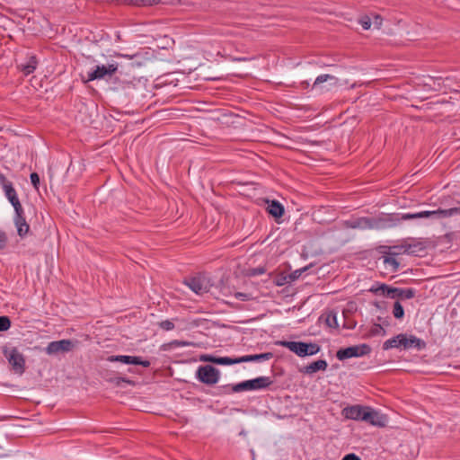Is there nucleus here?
Segmentation results:
<instances>
[{
    "mask_svg": "<svg viewBox=\"0 0 460 460\" xmlns=\"http://www.w3.org/2000/svg\"><path fill=\"white\" fill-rule=\"evenodd\" d=\"M273 384L270 376H259L253 379L245 380L235 385H226L218 387L217 395H226L232 393H241L244 391H254L268 388Z\"/></svg>",
    "mask_w": 460,
    "mask_h": 460,
    "instance_id": "1",
    "label": "nucleus"
},
{
    "mask_svg": "<svg viewBox=\"0 0 460 460\" xmlns=\"http://www.w3.org/2000/svg\"><path fill=\"white\" fill-rule=\"evenodd\" d=\"M427 344L426 342L414 336V335H408L406 333H399L393 338L385 341L383 343L382 349L384 350H388L390 349H402L404 350L415 348L418 350L424 349L426 348Z\"/></svg>",
    "mask_w": 460,
    "mask_h": 460,
    "instance_id": "2",
    "label": "nucleus"
},
{
    "mask_svg": "<svg viewBox=\"0 0 460 460\" xmlns=\"http://www.w3.org/2000/svg\"><path fill=\"white\" fill-rule=\"evenodd\" d=\"M278 345L288 349L298 357H306L316 354V343H306L303 341H280Z\"/></svg>",
    "mask_w": 460,
    "mask_h": 460,
    "instance_id": "3",
    "label": "nucleus"
},
{
    "mask_svg": "<svg viewBox=\"0 0 460 460\" xmlns=\"http://www.w3.org/2000/svg\"><path fill=\"white\" fill-rule=\"evenodd\" d=\"M195 376L200 383L212 386L219 381L220 371L212 365H202L197 368Z\"/></svg>",
    "mask_w": 460,
    "mask_h": 460,
    "instance_id": "4",
    "label": "nucleus"
},
{
    "mask_svg": "<svg viewBox=\"0 0 460 460\" xmlns=\"http://www.w3.org/2000/svg\"><path fill=\"white\" fill-rule=\"evenodd\" d=\"M371 352V347L367 343L341 348L336 352V358L341 360H346L351 358H358L368 355Z\"/></svg>",
    "mask_w": 460,
    "mask_h": 460,
    "instance_id": "5",
    "label": "nucleus"
},
{
    "mask_svg": "<svg viewBox=\"0 0 460 460\" xmlns=\"http://www.w3.org/2000/svg\"><path fill=\"white\" fill-rule=\"evenodd\" d=\"M3 353L16 373L23 374L25 372V358L17 348L14 347L11 349L4 348Z\"/></svg>",
    "mask_w": 460,
    "mask_h": 460,
    "instance_id": "6",
    "label": "nucleus"
},
{
    "mask_svg": "<svg viewBox=\"0 0 460 460\" xmlns=\"http://www.w3.org/2000/svg\"><path fill=\"white\" fill-rule=\"evenodd\" d=\"M118 68L119 65L117 63L109 64L108 66H96L93 70L88 73L87 82L111 76L117 72Z\"/></svg>",
    "mask_w": 460,
    "mask_h": 460,
    "instance_id": "7",
    "label": "nucleus"
},
{
    "mask_svg": "<svg viewBox=\"0 0 460 460\" xmlns=\"http://www.w3.org/2000/svg\"><path fill=\"white\" fill-rule=\"evenodd\" d=\"M74 347L75 341L68 339H63L49 342L46 347L45 351L48 355H58L59 353L71 351Z\"/></svg>",
    "mask_w": 460,
    "mask_h": 460,
    "instance_id": "8",
    "label": "nucleus"
},
{
    "mask_svg": "<svg viewBox=\"0 0 460 460\" xmlns=\"http://www.w3.org/2000/svg\"><path fill=\"white\" fill-rule=\"evenodd\" d=\"M367 409L368 406L360 404L350 405L343 408L341 414L349 420L366 421Z\"/></svg>",
    "mask_w": 460,
    "mask_h": 460,
    "instance_id": "9",
    "label": "nucleus"
},
{
    "mask_svg": "<svg viewBox=\"0 0 460 460\" xmlns=\"http://www.w3.org/2000/svg\"><path fill=\"white\" fill-rule=\"evenodd\" d=\"M109 362H120L126 365H136L142 366L144 367H150V361L147 359H143L138 356H129V355H112L107 358Z\"/></svg>",
    "mask_w": 460,
    "mask_h": 460,
    "instance_id": "10",
    "label": "nucleus"
},
{
    "mask_svg": "<svg viewBox=\"0 0 460 460\" xmlns=\"http://www.w3.org/2000/svg\"><path fill=\"white\" fill-rule=\"evenodd\" d=\"M401 214L399 213H390V214H382L379 217H373L374 219V228H386L395 226L399 223H401Z\"/></svg>",
    "mask_w": 460,
    "mask_h": 460,
    "instance_id": "11",
    "label": "nucleus"
},
{
    "mask_svg": "<svg viewBox=\"0 0 460 460\" xmlns=\"http://www.w3.org/2000/svg\"><path fill=\"white\" fill-rule=\"evenodd\" d=\"M336 148V139L331 137L327 139H318V160H330L329 155L334 153Z\"/></svg>",
    "mask_w": 460,
    "mask_h": 460,
    "instance_id": "12",
    "label": "nucleus"
},
{
    "mask_svg": "<svg viewBox=\"0 0 460 460\" xmlns=\"http://www.w3.org/2000/svg\"><path fill=\"white\" fill-rule=\"evenodd\" d=\"M338 78L336 74H329L326 72H318V92L324 93L338 85Z\"/></svg>",
    "mask_w": 460,
    "mask_h": 460,
    "instance_id": "13",
    "label": "nucleus"
},
{
    "mask_svg": "<svg viewBox=\"0 0 460 460\" xmlns=\"http://www.w3.org/2000/svg\"><path fill=\"white\" fill-rule=\"evenodd\" d=\"M184 284L188 286L194 293L199 295L208 291V281L206 278L200 275L185 279Z\"/></svg>",
    "mask_w": 460,
    "mask_h": 460,
    "instance_id": "14",
    "label": "nucleus"
},
{
    "mask_svg": "<svg viewBox=\"0 0 460 460\" xmlns=\"http://www.w3.org/2000/svg\"><path fill=\"white\" fill-rule=\"evenodd\" d=\"M367 415H368V417L367 416L365 422L379 428H384L386 426L388 420L385 414H382L372 407L368 406Z\"/></svg>",
    "mask_w": 460,
    "mask_h": 460,
    "instance_id": "15",
    "label": "nucleus"
},
{
    "mask_svg": "<svg viewBox=\"0 0 460 460\" xmlns=\"http://www.w3.org/2000/svg\"><path fill=\"white\" fill-rule=\"evenodd\" d=\"M382 248L385 249H403L404 253H408L411 255L418 256L420 252H424L426 249V246L424 245L423 242H416L412 243H407V242H404L401 245H394V246H382Z\"/></svg>",
    "mask_w": 460,
    "mask_h": 460,
    "instance_id": "16",
    "label": "nucleus"
},
{
    "mask_svg": "<svg viewBox=\"0 0 460 460\" xmlns=\"http://www.w3.org/2000/svg\"><path fill=\"white\" fill-rule=\"evenodd\" d=\"M107 2L119 5H128L135 7H149L157 5L159 4H164V2L162 0H107Z\"/></svg>",
    "mask_w": 460,
    "mask_h": 460,
    "instance_id": "17",
    "label": "nucleus"
},
{
    "mask_svg": "<svg viewBox=\"0 0 460 460\" xmlns=\"http://www.w3.org/2000/svg\"><path fill=\"white\" fill-rule=\"evenodd\" d=\"M345 226L352 229H374L373 217H357L345 221Z\"/></svg>",
    "mask_w": 460,
    "mask_h": 460,
    "instance_id": "18",
    "label": "nucleus"
},
{
    "mask_svg": "<svg viewBox=\"0 0 460 460\" xmlns=\"http://www.w3.org/2000/svg\"><path fill=\"white\" fill-rule=\"evenodd\" d=\"M267 208L266 211L274 217L275 221L279 223V219L285 213L284 206L276 199H266Z\"/></svg>",
    "mask_w": 460,
    "mask_h": 460,
    "instance_id": "19",
    "label": "nucleus"
},
{
    "mask_svg": "<svg viewBox=\"0 0 460 460\" xmlns=\"http://www.w3.org/2000/svg\"><path fill=\"white\" fill-rule=\"evenodd\" d=\"M38 64L37 57L35 55H30L25 63L20 64L18 67L24 75H29L36 70Z\"/></svg>",
    "mask_w": 460,
    "mask_h": 460,
    "instance_id": "20",
    "label": "nucleus"
},
{
    "mask_svg": "<svg viewBox=\"0 0 460 460\" xmlns=\"http://www.w3.org/2000/svg\"><path fill=\"white\" fill-rule=\"evenodd\" d=\"M273 358L272 352H265L261 354L244 355L238 357L239 363L253 362V361H264L270 360Z\"/></svg>",
    "mask_w": 460,
    "mask_h": 460,
    "instance_id": "21",
    "label": "nucleus"
},
{
    "mask_svg": "<svg viewBox=\"0 0 460 460\" xmlns=\"http://www.w3.org/2000/svg\"><path fill=\"white\" fill-rule=\"evenodd\" d=\"M14 225L17 228V234L23 238L30 231V225L27 223L25 217H19L13 219Z\"/></svg>",
    "mask_w": 460,
    "mask_h": 460,
    "instance_id": "22",
    "label": "nucleus"
},
{
    "mask_svg": "<svg viewBox=\"0 0 460 460\" xmlns=\"http://www.w3.org/2000/svg\"><path fill=\"white\" fill-rule=\"evenodd\" d=\"M399 254L400 252H389L387 255L384 256V263L392 266L393 272H396L400 268V262L394 258Z\"/></svg>",
    "mask_w": 460,
    "mask_h": 460,
    "instance_id": "23",
    "label": "nucleus"
},
{
    "mask_svg": "<svg viewBox=\"0 0 460 460\" xmlns=\"http://www.w3.org/2000/svg\"><path fill=\"white\" fill-rule=\"evenodd\" d=\"M322 321H324L326 326L330 328H338L339 326L336 314L332 311H330L325 316L324 314H322L318 317V323H321Z\"/></svg>",
    "mask_w": 460,
    "mask_h": 460,
    "instance_id": "24",
    "label": "nucleus"
},
{
    "mask_svg": "<svg viewBox=\"0 0 460 460\" xmlns=\"http://www.w3.org/2000/svg\"><path fill=\"white\" fill-rule=\"evenodd\" d=\"M379 289H381V295L388 298L397 297L398 288L389 286L385 283L379 284Z\"/></svg>",
    "mask_w": 460,
    "mask_h": 460,
    "instance_id": "25",
    "label": "nucleus"
},
{
    "mask_svg": "<svg viewBox=\"0 0 460 460\" xmlns=\"http://www.w3.org/2000/svg\"><path fill=\"white\" fill-rule=\"evenodd\" d=\"M431 217L429 211H420L417 213H406L401 215V222L403 220L418 219V218H429Z\"/></svg>",
    "mask_w": 460,
    "mask_h": 460,
    "instance_id": "26",
    "label": "nucleus"
},
{
    "mask_svg": "<svg viewBox=\"0 0 460 460\" xmlns=\"http://www.w3.org/2000/svg\"><path fill=\"white\" fill-rule=\"evenodd\" d=\"M214 364L221 366H231L234 364H239V360L238 358L216 356Z\"/></svg>",
    "mask_w": 460,
    "mask_h": 460,
    "instance_id": "27",
    "label": "nucleus"
},
{
    "mask_svg": "<svg viewBox=\"0 0 460 460\" xmlns=\"http://www.w3.org/2000/svg\"><path fill=\"white\" fill-rule=\"evenodd\" d=\"M416 291L413 288H400L397 289V299H411L415 296Z\"/></svg>",
    "mask_w": 460,
    "mask_h": 460,
    "instance_id": "28",
    "label": "nucleus"
},
{
    "mask_svg": "<svg viewBox=\"0 0 460 460\" xmlns=\"http://www.w3.org/2000/svg\"><path fill=\"white\" fill-rule=\"evenodd\" d=\"M3 190L4 192L6 199H8V201L11 204L20 200L18 198L17 192H16L15 189L13 188V185H8Z\"/></svg>",
    "mask_w": 460,
    "mask_h": 460,
    "instance_id": "29",
    "label": "nucleus"
},
{
    "mask_svg": "<svg viewBox=\"0 0 460 460\" xmlns=\"http://www.w3.org/2000/svg\"><path fill=\"white\" fill-rule=\"evenodd\" d=\"M405 312L402 305L397 300L393 305V315L397 320H402L404 317Z\"/></svg>",
    "mask_w": 460,
    "mask_h": 460,
    "instance_id": "30",
    "label": "nucleus"
},
{
    "mask_svg": "<svg viewBox=\"0 0 460 460\" xmlns=\"http://www.w3.org/2000/svg\"><path fill=\"white\" fill-rule=\"evenodd\" d=\"M431 213V217H436L438 219L449 217L453 216L452 208L448 209L438 208V210L429 211Z\"/></svg>",
    "mask_w": 460,
    "mask_h": 460,
    "instance_id": "31",
    "label": "nucleus"
},
{
    "mask_svg": "<svg viewBox=\"0 0 460 460\" xmlns=\"http://www.w3.org/2000/svg\"><path fill=\"white\" fill-rule=\"evenodd\" d=\"M385 333H386V332L381 324L374 323V325L369 330L367 337L369 338V337H375L377 335H385Z\"/></svg>",
    "mask_w": 460,
    "mask_h": 460,
    "instance_id": "32",
    "label": "nucleus"
},
{
    "mask_svg": "<svg viewBox=\"0 0 460 460\" xmlns=\"http://www.w3.org/2000/svg\"><path fill=\"white\" fill-rule=\"evenodd\" d=\"M12 326V322L9 316H0V332L8 331Z\"/></svg>",
    "mask_w": 460,
    "mask_h": 460,
    "instance_id": "33",
    "label": "nucleus"
},
{
    "mask_svg": "<svg viewBox=\"0 0 460 460\" xmlns=\"http://www.w3.org/2000/svg\"><path fill=\"white\" fill-rule=\"evenodd\" d=\"M14 208V217L13 219H17L19 217H25L23 208L20 202V200L12 204Z\"/></svg>",
    "mask_w": 460,
    "mask_h": 460,
    "instance_id": "34",
    "label": "nucleus"
},
{
    "mask_svg": "<svg viewBox=\"0 0 460 460\" xmlns=\"http://www.w3.org/2000/svg\"><path fill=\"white\" fill-rule=\"evenodd\" d=\"M266 272V268L263 266L250 268L246 270L247 277H255L258 275H262Z\"/></svg>",
    "mask_w": 460,
    "mask_h": 460,
    "instance_id": "35",
    "label": "nucleus"
},
{
    "mask_svg": "<svg viewBox=\"0 0 460 460\" xmlns=\"http://www.w3.org/2000/svg\"><path fill=\"white\" fill-rule=\"evenodd\" d=\"M328 137L336 138L334 133L329 132V128L323 127V128H318V139H327Z\"/></svg>",
    "mask_w": 460,
    "mask_h": 460,
    "instance_id": "36",
    "label": "nucleus"
},
{
    "mask_svg": "<svg viewBox=\"0 0 460 460\" xmlns=\"http://www.w3.org/2000/svg\"><path fill=\"white\" fill-rule=\"evenodd\" d=\"M330 58L323 55L318 52V66L325 67V66H334V64L330 62Z\"/></svg>",
    "mask_w": 460,
    "mask_h": 460,
    "instance_id": "37",
    "label": "nucleus"
},
{
    "mask_svg": "<svg viewBox=\"0 0 460 460\" xmlns=\"http://www.w3.org/2000/svg\"><path fill=\"white\" fill-rule=\"evenodd\" d=\"M274 284L278 287L284 286L286 284H290V280L288 278V274H279L278 275L274 280Z\"/></svg>",
    "mask_w": 460,
    "mask_h": 460,
    "instance_id": "38",
    "label": "nucleus"
},
{
    "mask_svg": "<svg viewBox=\"0 0 460 460\" xmlns=\"http://www.w3.org/2000/svg\"><path fill=\"white\" fill-rule=\"evenodd\" d=\"M358 23L362 26L363 30H369L372 24L371 18L367 14L361 15L358 18Z\"/></svg>",
    "mask_w": 460,
    "mask_h": 460,
    "instance_id": "39",
    "label": "nucleus"
},
{
    "mask_svg": "<svg viewBox=\"0 0 460 460\" xmlns=\"http://www.w3.org/2000/svg\"><path fill=\"white\" fill-rule=\"evenodd\" d=\"M434 78L435 76H427L424 78L423 80V84L424 86H427L429 87V89L433 90V91H440V85H434Z\"/></svg>",
    "mask_w": 460,
    "mask_h": 460,
    "instance_id": "40",
    "label": "nucleus"
},
{
    "mask_svg": "<svg viewBox=\"0 0 460 460\" xmlns=\"http://www.w3.org/2000/svg\"><path fill=\"white\" fill-rule=\"evenodd\" d=\"M157 325L164 331H172L174 329L175 325L172 320H164L157 323Z\"/></svg>",
    "mask_w": 460,
    "mask_h": 460,
    "instance_id": "41",
    "label": "nucleus"
},
{
    "mask_svg": "<svg viewBox=\"0 0 460 460\" xmlns=\"http://www.w3.org/2000/svg\"><path fill=\"white\" fill-rule=\"evenodd\" d=\"M300 372H302L304 374L316 373V360L311 362L307 366H305V367H301L300 368Z\"/></svg>",
    "mask_w": 460,
    "mask_h": 460,
    "instance_id": "42",
    "label": "nucleus"
},
{
    "mask_svg": "<svg viewBox=\"0 0 460 460\" xmlns=\"http://www.w3.org/2000/svg\"><path fill=\"white\" fill-rule=\"evenodd\" d=\"M343 314H344V323H343V328L345 329H348V330H352L356 327L357 325V322L353 319H350L349 317H347L346 315V313L343 312Z\"/></svg>",
    "mask_w": 460,
    "mask_h": 460,
    "instance_id": "43",
    "label": "nucleus"
},
{
    "mask_svg": "<svg viewBox=\"0 0 460 460\" xmlns=\"http://www.w3.org/2000/svg\"><path fill=\"white\" fill-rule=\"evenodd\" d=\"M30 179H31V182L32 186L36 190H39L40 183V175L37 172H31V175H30Z\"/></svg>",
    "mask_w": 460,
    "mask_h": 460,
    "instance_id": "44",
    "label": "nucleus"
},
{
    "mask_svg": "<svg viewBox=\"0 0 460 460\" xmlns=\"http://www.w3.org/2000/svg\"><path fill=\"white\" fill-rule=\"evenodd\" d=\"M305 270H306V268H303L300 270H296L293 271L292 273L288 274V278L290 280V283L295 281L296 279H297L301 276V274Z\"/></svg>",
    "mask_w": 460,
    "mask_h": 460,
    "instance_id": "45",
    "label": "nucleus"
},
{
    "mask_svg": "<svg viewBox=\"0 0 460 460\" xmlns=\"http://www.w3.org/2000/svg\"><path fill=\"white\" fill-rule=\"evenodd\" d=\"M234 297L240 301H249L252 299V295L243 292H235Z\"/></svg>",
    "mask_w": 460,
    "mask_h": 460,
    "instance_id": "46",
    "label": "nucleus"
},
{
    "mask_svg": "<svg viewBox=\"0 0 460 460\" xmlns=\"http://www.w3.org/2000/svg\"><path fill=\"white\" fill-rule=\"evenodd\" d=\"M7 235L4 231H0V250H4L7 244Z\"/></svg>",
    "mask_w": 460,
    "mask_h": 460,
    "instance_id": "47",
    "label": "nucleus"
},
{
    "mask_svg": "<svg viewBox=\"0 0 460 460\" xmlns=\"http://www.w3.org/2000/svg\"><path fill=\"white\" fill-rule=\"evenodd\" d=\"M0 185L2 187V189H5L6 186L8 185H13V182L10 181L6 177L5 175L0 172Z\"/></svg>",
    "mask_w": 460,
    "mask_h": 460,
    "instance_id": "48",
    "label": "nucleus"
},
{
    "mask_svg": "<svg viewBox=\"0 0 460 460\" xmlns=\"http://www.w3.org/2000/svg\"><path fill=\"white\" fill-rule=\"evenodd\" d=\"M215 357L214 355H210V354H203L199 357V360L200 361H203V362H209V363H212L214 364L215 362Z\"/></svg>",
    "mask_w": 460,
    "mask_h": 460,
    "instance_id": "49",
    "label": "nucleus"
},
{
    "mask_svg": "<svg viewBox=\"0 0 460 460\" xmlns=\"http://www.w3.org/2000/svg\"><path fill=\"white\" fill-rule=\"evenodd\" d=\"M114 382H115V384H116L117 385H120V383H127V384H128V385H134V382H133V381H131L130 379H128V378H127V377H122V376H120V377H116V378L114 379Z\"/></svg>",
    "mask_w": 460,
    "mask_h": 460,
    "instance_id": "50",
    "label": "nucleus"
},
{
    "mask_svg": "<svg viewBox=\"0 0 460 460\" xmlns=\"http://www.w3.org/2000/svg\"><path fill=\"white\" fill-rule=\"evenodd\" d=\"M373 305L379 310H385L387 303L385 301H375Z\"/></svg>",
    "mask_w": 460,
    "mask_h": 460,
    "instance_id": "51",
    "label": "nucleus"
},
{
    "mask_svg": "<svg viewBox=\"0 0 460 460\" xmlns=\"http://www.w3.org/2000/svg\"><path fill=\"white\" fill-rule=\"evenodd\" d=\"M341 460H361V458L354 453L345 455Z\"/></svg>",
    "mask_w": 460,
    "mask_h": 460,
    "instance_id": "52",
    "label": "nucleus"
},
{
    "mask_svg": "<svg viewBox=\"0 0 460 460\" xmlns=\"http://www.w3.org/2000/svg\"><path fill=\"white\" fill-rule=\"evenodd\" d=\"M328 367L324 359H318V371H324Z\"/></svg>",
    "mask_w": 460,
    "mask_h": 460,
    "instance_id": "53",
    "label": "nucleus"
},
{
    "mask_svg": "<svg viewBox=\"0 0 460 460\" xmlns=\"http://www.w3.org/2000/svg\"><path fill=\"white\" fill-rule=\"evenodd\" d=\"M187 344L188 343L185 342V341H180L175 340V341H172V342H170L168 344V346H170V347H172V346H173V347H180V346H186Z\"/></svg>",
    "mask_w": 460,
    "mask_h": 460,
    "instance_id": "54",
    "label": "nucleus"
},
{
    "mask_svg": "<svg viewBox=\"0 0 460 460\" xmlns=\"http://www.w3.org/2000/svg\"><path fill=\"white\" fill-rule=\"evenodd\" d=\"M444 79L445 78L442 77V76H435V78H434V81H435L434 85H438L439 84L440 85V89H441L442 88V84L444 82Z\"/></svg>",
    "mask_w": 460,
    "mask_h": 460,
    "instance_id": "55",
    "label": "nucleus"
},
{
    "mask_svg": "<svg viewBox=\"0 0 460 460\" xmlns=\"http://www.w3.org/2000/svg\"><path fill=\"white\" fill-rule=\"evenodd\" d=\"M370 292L377 295V294H380L381 295V289H379V286L377 288H375V287H372L370 289H369Z\"/></svg>",
    "mask_w": 460,
    "mask_h": 460,
    "instance_id": "56",
    "label": "nucleus"
},
{
    "mask_svg": "<svg viewBox=\"0 0 460 460\" xmlns=\"http://www.w3.org/2000/svg\"><path fill=\"white\" fill-rule=\"evenodd\" d=\"M231 59L233 61H246L248 58H240V57H231Z\"/></svg>",
    "mask_w": 460,
    "mask_h": 460,
    "instance_id": "57",
    "label": "nucleus"
},
{
    "mask_svg": "<svg viewBox=\"0 0 460 460\" xmlns=\"http://www.w3.org/2000/svg\"><path fill=\"white\" fill-rule=\"evenodd\" d=\"M453 216L460 215V206L452 208Z\"/></svg>",
    "mask_w": 460,
    "mask_h": 460,
    "instance_id": "58",
    "label": "nucleus"
},
{
    "mask_svg": "<svg viewBox=\"0 0 460 460\" xmlns=\"http://www.w3.org/2000/svg\"><path fill=\"white\" fill-rule=\"evenodd\" d=\"M453 234H454V233H447L445 234V237L450 241Z\"/></svg>",
    "mask_w": 460,
    "mask_h": 460,
    "instance_id": "59",
    "label": "nucleus"
},
{
    "mask_svg": "<svg viewBox=\"0 0 460 460\" xmlns=\"http://www.w3.org/2000/svg\"><path fill=\"white\" fill-rule=\"evenodd\" d=\"M383 324H384L385 326H389V325H390V323H389V321H388V319H387V318H386V319H385V320L383 321Z\"/></svg>",
    "mask_w": 460,
    "mask_h": 460,
    "instance_id": "60",
    "label": "nucleus"
},
{
    "mask_svg": "<svg viewBox=\"0 0 460 460\" xmlns=\"http://www.w3.org/2000/svg\"><path fill=\"white\" fill-rule=\"evenodd\" d=\"M393 252H400V254L403 252V249H392Z\"/></svg>",
    "mask_w": 460,
    "mask_h": 460,
    "instance_id": "61",
    "label": "nucleus"
},
{
    "mask_svg": "<svg viewBox=\"0 0 460 460\" xmlns=\"http://www.w3.org/2000/svg\"><path fill=\"white\" fill-rule=\"evenodd\" d=\"M118 56H120V54H118ZM135 56H136V55H134V56H126V57L131 59V58H133ZM121 57H124V56H123V55H121Z\"/></svg>",
    "mask_w": 460,
    "mask_h": 460,
    "instance_id": "62",
    "label": "nucleus"
},
{
    "mask_svg": "<svg viewBox=\"0 0 460 460\" xmlns=\"http://www.w3.org/2000/svg\"><path fill=\"white\" fill-rule=\"evenodd\" d=\"M375 19H376V20H380V22L382 21V18L380 17V15H376V16H375Z\"/></svg>",
    "mask_w": 460,
    "mask_h": 460,
    "instance_id": "63",
    "label": "nucleus"
},
{
    "mask_svg": "<svg viewBox=\"0 0 460 460\" xmlns=\"http://www.w3.org/2000/svg\"><path fill=\"white\" fill-rule=\"evenodd\" d=\"M377 320H378L379 322H382L383 318H382L381 316H378V317H377Z\"/></svg>",
    "mask_w": 460,
    "mask_h": 460,
    "instance_id": "64",
    "label": "nucleus"
}]
</instances>
